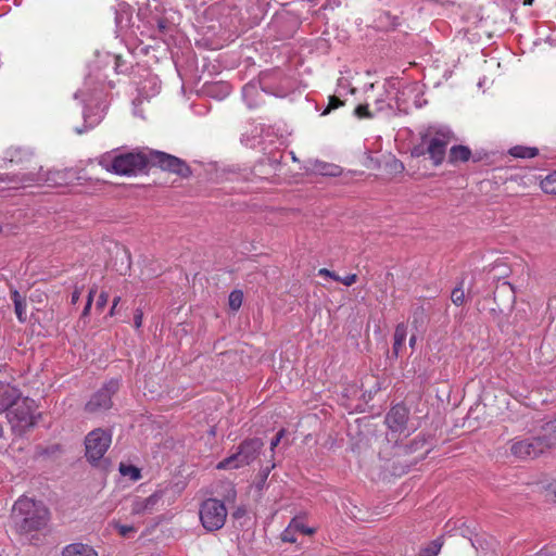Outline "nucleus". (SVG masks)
<instances>
[{
    "mask_svg": "<svg viewBox=\"0 0 556 556\" xmlns=\"http://www.w3.org/2000/svg\"><path fill=\"white\" fill-rule=\"evenodd\" d=\"M5 160L22 165L16 182L23 187L47 186L59 188L68 186L74 179V174L70 169L42 172V167L34 160L31 153L20 148L9 149L5 152Z\"/></svg>",
    "mask_w": 556,
    "mask_h": 556,
    "instance_id": "obj_1",
    "label": "nucleus"
},
{
    "mask_svg": "<svg viewBox=\"0 0 556 556\" xmlns=\"http://www.w3.org/2000/svg\"><path fill=\"white\" fill-rule=\"evenodd\" d=\"M51 519L48 506L40 500L27 495L20 496L11 511L13 530L21 536H28L47 528Z\"/></svg>",
    "mask_w": 556,
    "mask_h": 556,
    "instance_id": "obj_2",
    "label": "nucleus"
},
{
    "mask_svg": "<svg viewBox=\"0 0 556 556\" xmlns=\"http://www.w3.org/2000/svg\"><path fill=\"white\" fill-rule=\"evenodd\" d=\"M100 164L108 172L119 176H137L150 164L149 155L139 150L103 155Z\"/></svg>",
    "mask_w": 556,
    "mask_h": 556,
    "instance_id": "obj_3",
    "label": "nucleus"
},
{
    "mask_svg": "<svg viewBox=\"0 0 556 556\" xmlns=\"http://www.w3.org/2000/svg\"><path fill=\"white\" fill-rule=\"evenodd\" d=\"M452 138L453 135L448 130L440 129L435 130L433 134L428 131V134L421 136V140L427 144V148L424 150L420 147H416L412 154L415 156L428 154L433 166H440L445 159L446 148Z\"/></svg>",
    "mask_w": 556,
    "mask_h": 556,
    "instance_id": "obj_4",
    "label": "nucleus"
},
{
    "mask_svg": "<svg viewBox=\"0 0 556 556\" xmlns=\"http://www.w3.org/2000/svg\"><path fill=\"white\" fill-rule=\"evenodd\" d=\"M556 444V438L538 435L530 438H515L510 441V453L518 459L534 458Z\"/></svg>",
    "mask_w": 556,
    "mask_h": 556,
    "instance_id": "obj_5",
    "label": "nucleus"
},
{
    "mask_svg": "<svg viewBox=\"0 0 556 556\" xmlns=\"http://www.w3.org/2000/svg\"><path fill=\"white\" fill-rule=\"evenodd\" d=\"M264 442L260 438H251L243 440L237 453L226 457L216 466L217 469H236L253 463L261 454Z\"/></svg>",
    "mask_w": 556,
    "mask_h": 556,
    "instance_id": "obj_6",
    "label": "nucleus"
},
{
    "mask_svg": "<svg viewBox=\"0 0 556 556\" xmlns=\"http://www.w3.org/2000/svg\"><path fill=\"white\" fill-rule=\"evenodd\" d=\"M35 408L34 400L21 396L8 409L7 418L13 432L22 434L35 425Z\"/></svg>",
    "mask_w": 556,
    "mask_h": 556,
    "instance_id": "obj_7",
    "label": "nucleus"
},
{
    "mask_svg": "<svg viewBox=\"0 0 556 556\" xmlns=\"http://www.w3.org/2000/svg\"><path fill=\"white\" fill-rule=\"evenodd\" d=\"M199 515L202 526L207 531H216L225 525L227 509L222 501L207 498L201 504Z\"/></svg>",
    "mask_w": 556,
    "mask_h": 556,
    "instance_id": "obj_8",
    "label": "nucleus"
},
{
    "mask_svg": "<svg viewBox=\"0 0 556 556\" xmlns=\"http://www.w3.org/2000/svg\"><path fill=\"white\" fill-rule=\"evenodd\" d=\"M409 410L402 404L394 405L386 416V425L390 430L391 439L399 441L407 438L415 431V428L407 426Z\"/></svg>",
    "mask_w": 556,
    "mask_h": 556,
    "instance_id": "obj_9",
    "label": "nucleus"
},
{
    "mask_svg": "<svg viewBox=\"0 0 556 556\" xmlns=\"http://www.w3.org/2000/svg\"><path fill=\"white\" fill-rule=\"evenodd\" d=\"M112 443L111 432L101 428L90 431L85 438L86 457L90 463L100 460Z\"/></svg>",
    "mask_w": 556,
    "mask_h": 556,
    "instance_id": "obj_10",
    "label": "nucleus"
},
{
    "mask_svg": "<svg viewBox=\"0 0 556 556\" xmlns=\"http://www.w3.org/2000/svg\"><path fill=\"white\" fill-rule=\"evenodd\" d=\"M150 164L169 172L181 178H188L192 172L190 166L181 159L161 151H151L149 154Z\"/></svg>",
    "mask_w": 556,
    "mask_h": 556,
    "instance_id": "obj_11",
    "label": "nucleus"
},
{
    "mask_svg": "<svg viewBox=\"0 0 556 556\" xmlns=\"http://www.w3.org/2000/svg\"><path fill=\"white\" fill-rule=\"evenodd\" d=\"M119 389V380L111 379L99 391H97L85 406L88 413H100L112 407V395Z\"/></svg>",
    "mask_w": 556,
    "mask_h": 556,
    "instance_id": "obj_12",
    "label": "nucleus"
},
{
    "mask_svg": "<svg viewBox=\"0 0 556 556\" xmlns=\"http://www.w3.org/2000/svg\"><path fill=\"white\" fill-rule=\"evenodd\" d=\"M162 498V494L160 492H155L148 497H136L131 503V514L132 515H146L152 514L160 501Z\"/></svg>",
    "mask_w": 556,
    "mask_h": 556,
    "instance_id": "obj_13",
    "label": "nucleus"
},
{
    "mask_svg": "<svg viewBox=\"0 0 556 556\" xmlns=\"http://www.w3.org/2000/svg\"><path fill=\"white\" fill-rule=\"evenodd\" d=\"M21 397V391L7 382L0 381V414L7 412Z\"/></svg>",
    "mask_w": 556,
    "mask_h": 556,
    "instance_id": "obj_14",
    "label": "nucleus"
},
{
    "mask_svg": "<svg viewBox=\"0 0 556 556\" xmlns=\"http://www.w3.org/2000/svg\"><path fill=\"white\" fill-rule=\"evenodd\" d=\"M292 531L300 532L301 534H305V535H309L315 532L314 529L306 527L300 519L293 518L290 521L289 526L281 533V540L283 542L295 543L296 538L289 536V532H292Z\"/></svg>",
    "mask_w": 556,
    "mask_h": 556,
    "instance_id": "obj_15",
    "label": "nucleus"
},
{
    "mask_svg": "<svg viewBox=\"0 0 556 556\" xmlns=\"http://www.w3.org/2000/svg\"><path fill=\"white\" fill-rule=\"evenodd\" d=\"M471 157V150L467 146H453L448 152V163L457 165L458 163L468 162Z\"/></svg>",
    "mask_w": 556,
    "mask_h": 556,
    "instance_id": "obj_16",
    "label": "nucleus"
},
{
    "mask_svg": "<svg viewBox=\"0 0 556 556\" xmlns=\"http://www.w3.org/2000/svg\"><path fill=\"white\" fill-rule=\"evenodd\" d=\"M10 298L14 304V311L16 318L20 323H25L27 320V302L24 296L17 290H11Z\"/></svg>",
    "mask_w": 556,
    "mask_h": 556,
    "instance_id": "obj_17",
    "label": "nucleus"
},
{
    "mask_svg": "<svg viewBox=\"0 0 556 556\" xmlns=\"http://www.w3.org/2000/svg\"><path fill=\"white\" fill-rule=\"evenodd\" d=\"M62 556H98V553L87 544L72 543L63 548Z\"/></svg>",
    "mask_w": 556,
    "mask_h": 556,
    "instance_id": "obj_18",
    "label": "nucleus"
},
{
    "mask_svg": "<svg viewBox=\"0 0 556 556\" xmlns=\"http://www.w3.org/2000/svg\"><path fill=\"white\" fill-rule=\"evenodd\" d=\"M407 337V325L404 323H400L396 325L394 330V342L392 346V353L395 357L400 355L402 348L405 344Z\"/></svg>",
    "mask_w": 556,
    "mask_h": 556,
    "instance_id": "obj_19",
    "label": "nucleus"
},
{
    "mask_svg": "<svg viewBox=\"0 0 556 556\" xmlns=\"http://www.w3.org/2000/svg\"><path fill=\"white\" fill-rule=\"evenodd\" d=\"M539 150L532 147L516 146L509 150V154L519 159H532L536 156Z\"/></svg>",
    "mask_w": 556,
    "mask_h": 556,
    "instance_id": "obj_20",
    "label": "nucleus"
},
{
    "mask_svg": "<svg viewBox=\"0 0 556 556\" xmlns=\"http://www.w3.org/2000/svg\"><path fill=\"white\" fill-rule=\"evenodd\" d=\"M444 544L443 538L431 541L428 545L420 548L419 556H437Z\"/></svg>",
    "mask_w": 556,
    "mask_h": 556,
    "instance_id": "obj_21",
    "label": "nucleus"
},
{
    "mask_svg": "<svg viewBox=\"0 0 556 556\" xmlns=\"http://www.w3.org/2000/svg\"><path fill=\"white\" fill-rule=\"evenodd\" d=\"M389 92L387 88L383 86L382 90L374 98L372 103L375 105V110L377 112H382L386 109L391 108L388 102Z\"/></svg>",
    "mask_w": 556,
    "mask_h": 556,
    "instance_id": "obj_22",
    "label": "nucleus"
},
{
    "mask_svg": "<svg viewBox=\"0 0 556 556\" xmlns=\"http://www.w3.org/2000/svg\"><path fill=\"white\" fill-rule=\"evenodd\" d=\"M541 189L548 194H556V170L546 175L540 182Z\"/></svg>",
    "mask_w": 556,
    "mask_h": 556,
    "instance_id": "obj_23",
    "label": "nucleus"
},
{
    "mask_svg": "<svg viewBox=\"0 0 556 556\" xmlns=\"http://www.w3.org/2000/svg\"><path fill=\"white\" fill-rule=\"evenodd\" d=\"M243 302V292L241 290H233L229 294L228 303L232 311H238Z\"/></svg>",
    "mask_w": 556,
    "mask_h": 556,
    "instance_id": "obj_24",
    "label": "nucleus"
},
{
    "mask_svg": "<svg viewBox=\"0 0 556 556\" xmlns=\"http://www.w3.org/2000/svg\"><path fill=\"white\" fill-rule=\"evenodd\" d=\"M119 471L123 476H129L132 480H138L140 478V470L134 466H127L121 464Z\"/></svg>",
    "mask_w": 556,
    "mask_h": 556,
    "instance_id": "obj_25",
    "label": "nucleus"
},
{
    "mask_svg": "<svg viewBox=\"0 0 556 556\" xmlns=\"http://www.w3.org/2000/svg\"><path fill=\"white\" fill-rule=\"evenodd\" d=\"M344 105V102L342 100H340L338 97L336 96H330L329 99H328V104H327V108L324 110V112L321 113V115H327L329 114L331 111L333 110H337L341 106Z\"/></svg>",
    "mask_w": 556,
    "mask_h": 556,
    "instance_id": "obj_26",
    "label": "nucleus"
},
{
    "mask_svg": "<svg viewBox=\"0 0 556 556\" xmlns=\"http://www.w3.org/2000/svg\"><path fill=\"white\" fill-rule=\"evenodd\" d=\"M451 300L457 306L464 304V302H465V292H464L463 287L459 286V287H456V288H454L452 290Z\"/></svg>",
    "mask_w": 556,
    "mask_h": 556,
    "instance_id": "obj_27",
    "label": "nucleus"
},
{
    "mask_svg": "<svg viewBox=\"0 0 556 556\" xmlns=\"http://www.w3.org/2000/svg\"><path fill=\"white\" fill-rule=\"evenodd\" d=\"M354 114L358 118H371L372 113L369 111L368 104H359L355 108Z\"/></svg>",
    "mask_w": 556,
    "mask_h": 556,
    "instance_id": "obj_28",
    "label": "nucleus"
},
{
    "mask_svg": "<svg viewBox=\"0 0 556 556\" xmlns=\"http://www.w3.org/2000/svg\"><path fill=\"white\" fill-rule=\"evenodd\" d=\"M96 292H97V288L96 287H92L89 290L88 298H87V303H86L85 308L83 311V317L87 316L90 313L92 301H93V296H94Z\"/></svg>",
    "mask_w": 556,
    "mask_h": 556,
    "instance_id": "obj_29",
    "label": "nucleus"
},
{
    "mask_svg": "<svg viewBox=\"0 0 556 556\" xmlns=\"http://www.w3.org/2000/svg\"><path fill=\"white\" fill-rule=\"evenodd\" d=\"M108 300H109V294L104 291L101 292L98 296V300L96 303V308L99 311H102L104 308V306L106 305Z\"/></svg>",
    "mask_w": 556,
    "mask_h": 556,
    "instance_id": "obj_30",
    "label": "nucleus"
},
{
    "mask_svg": "<svg viewBox=\"0 0 556 556\" xmlns=\"http://www.w3.org/2000/svg\"><path fill=\"white\" fill-rule=\"evenodd\" d=\"M337 281L343 283L346 287H350V286L354 285L357 281V275L356 274H350V275H348L345 277H340V279L337 280Z\"/></svg>",
    "mask_w": 556,
    "mask_h": 556,
    "instance_id": "obj_31",
    "label": "nucleus"
},
{
    "mask_svg": "<svg viewBox=\"0 0 556 556\" xmlns=\"http://www.w3.org/2000/svg\"><path fill=\"white\" fill-rule=\"evenodd\" d=\"M286 430L281 429L277 432L276 437L270 442V451L274 452V450L278 446L281 439L285 437Z\"/></svg>",
    "mask_w": 556,
    "mask_h": 556,
    "instance_id": "obj_32",
    "label": "nucleus"
},
{
    "mask_svg": "<svg viewBox=\"0 0 556 556\" xmlns=\"http://www.w3.org/2000/svg\"><path fill=\"white\" fill-rule=\"evenodd\" d=\"M318 275L323 276V277H329V278L333 279L334 281L340 279L339 275H337L334 271H331V270H329L327 268H320L318 270Z\"/></svg>",
    "mask_w": 556,
    "mask_h": 556,
    "instance_id": "obj_33",
    "label": "nucleus"
},
{
    "mask_svg": "<svg viewBox=\"0 0 556 556\" xmlns=\"http://www.w3.org/2000/svg\"><path fill=\"white\" fill-rule=\"evenodd\" d=\"M143 314L141 309H137L134 315V324L136 328H140L142 325Z\"/></svg>",
    "mask_w": 556,
    "mask_h": 556,
    "instance_id": "obj_34",
    "label": "nucleus"
},
{
    "mask_svg": "<svg viewBox=\"0 0 556 556\" xmlns=\"http://www.w3.org/2000/svg\"><path fill=\"white\" fill-rule=\"evenodd\" d=\"M80 294H81V291L80 289L76 288L73 293H72V296H71V303L72 304H76L80 298Z\"/></svg>",
    "mask_w": 556,
    "mask_h": 556,
    "instance_id": "obj_35",
    "label": "nucleus"
},
{
    "mask_svg": "<svg viewBox=\"0 0 556 556\" xmlns=\"http://www.w3.org/2000/svg\"><path fill=\"white\" fill-rule=\"evenodd\" d=\"M416 341H417V338L415 334H413L410 338H409V345L410 348H414L415 344H416Z\"/></svg>",
    "mask_w": 556,
    "mask_h": 556,
    "instance_id": "obj_36",
    "label": "nucleus"
},
{
    "mask_svg": "<svg viewBox=\"0 0 556 556\" xmlns=\"http://www.w3.org/2000/svg\"><path fill=\"white\" fill-rule=\"evenodd\" d=\"M216 87L222 90H225L226 92H228V89H229L228 85H224V84H218V85H216Z\"/></svg>",
    "mask_w": 556,
    "mask_h": 556,
    "instance_id": "obj_37",
    "label": "nucleus"
},
{
    "mask_svg": "<svg viewBox=\"0 0 556 556\" xmlns=\"http://www.w3.org/2000/svg\"><path fill=\"white\" fill-rule=\"evenodd\" d=\"M121 302V296H116L114 298L113 300V306L116 307L118 305V303Z\"/></svg>",
    "mask_w": 556,
    "mask_h": 556,
    "instance_id": "obj_38",
    "label": "nucleus"
},
{
    "mask_svg": "<svg viewBox=\"0 0 556 556\" xmlns=\"http://www.w3.org/2000/svg\"><path fill=\"white\" fill-rule=\"evenodd\" d=\"M534 0H522L523 5H532Z\"/></svg>",
    "mask_w": 556,
    "mask_h": 556,
    "instance_id": "obj_39",
    "label": "nucleus"
},
{
    "mask_svg": "<svg viewBox=\"0 0 556 556\" xmlns=\"http://www.w3.org/2000/svg\"><path fill=\"white\" fill-rule=\"evenodd\" d=\"M115 313H116V307H114V306L112 305V307H111V309H110L109 315H110V316H114V315H115Z\"/></svg>",
    "mask_w": 556,
    "mask_h": 556,
    "instance_id": "obj_40",
    "label": "nucleus"
},
{
    "mask_svg": "<svg viewBox=\"0 0 556 556\" xmlns=\"http://www.w3.org/2000/svg\"><path fill=\"white\" fill-rule=\"evenodd\" d=\"M129 530H131V529H130V528L123 527V528L121 529V533H122V534H126V532H127V531H129Z\"/></svg>",
    "mask_w": 556,
    "mask_h": 556,
    "instance_id": "obj_41",
    "label": "nucleus"
},
{
    "mask_svg": "<svg viewBox=\"0 0 556 556\" xmlns=\"http://www.w3.org/2000/svg\"><path fill=\"white\" fill-rule=\"evenodd\" d=\"M274 467H275V464H271L270 468H267V471H266V475H265L266 477L269 473L270 469H273Z\"/></svg>",
    "mask_w": 556,
    "mask_h": 556,
    "instance_id": "obj_42",
    "label": "nucleus"
},
{
    "mask_svg": "<svg viewBox=\"0 0 556 556\" xmlns=\"http://www.w3.org/2000/svg\"><path fill=\"white\" fill-rule=\"evenodd\" d=\"M294 533L295 531L289 532V536H295Z\"/></svg>",
    "mask_w": 556,
    "mask_h": 556,
    "instance_id": "obj_43",
    "label": "nucleus"
}]
</instances>
